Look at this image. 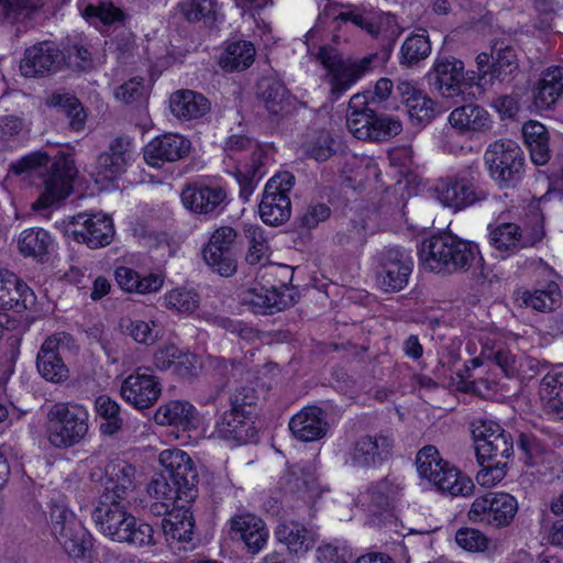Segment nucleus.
<instances>
[{
    "mask_svg": "<svg viewBox=\"0 0 563 563\" xmlns=\"http://www.w3.org/2000/svg\"><path fill=\"white\" fill-rule=\"evenodd\" d=\"M14 175L42 178L43 191L33 209H46L65 199L73 190L74 179L77 176L75 161L70 155L59 153L53 159L45 152L37 151L23 156L10 166Z\"/></svg>",
    "mask_w": 563,
    "mask_h": 563,
    "instance_id": "nucleus-1",
    "label": "nucleus"
},
{
    "mask_svg": "<svg viewBox=\"0 0 563 563\" xmlns=\"http://www.w3.org/2000/svg\"><path fill=\"white\" fill-rule=\"evenodd\" d=\"M476 457L481 470L476 481L482 486H494L507 474V461L514 453L510 433L494 421H484L474 430Z\"/></svg>",
    "mask_w": 563,
    "mask_h": 563,
    "instance_id": "nucleus-2",
    "label": "nucleus"
},
{
    "mask_svg": "<svg viewBox=\"0 0 563 563\" xmlns=\"http://www.w3.org/2000/svg\"><path fill=\"white\" fill-rule=\"evenodd\" d=\"M91 518L98 531L111 541L136 548L155 544L153 527L129 512L126 503L97 501Z\"/></svg>",
    "mask_w": 563,
    "mask_h": 563,
    "instance_id": "nucleus-3",
    "label": "nucleus"
},
{
    "mask_svg": "<svg viewBox=\"0 0 563 563\" xmlns=\"http://www.w3.org/2000/svg\"><path fill=\"white\" fill-rule=\"evenodd\" d=\"M418 252L426 269L449 274L468 271L479 254L476 244L446 232L424 239Z\"/></svg>",
    "mask_w": 563,
    "mask_h": 563,
    "instance_id": "nucleus-4",
    "label": "nucleus"
},
{
    "mask_svg": "<svg viewBox=\"0 0 563 563\" xmlns=\"http://www.w3.org/2000/svg\"><path fill=\"white\" fill-rule=\"evenodd\" d=\"M47 438L56 449H69L81 443L89 430V413L77 402H55L47 409Z\"/></svg>",
    "mask_w": 563,
    "mask_h": 563,
    "instance_id": "nucleus-5",
    "label": "nucleus"
},
{
    "mask_svg": "<svg viewBox=\"0 0 563 563\" xmlns=\"http://www.w3.org/2000/svg\"><path fill=\"white\" fill-rule=\"evenodd\" d=\"M489 176L501 189L517 187L525 175V154L512 140H497L484 153Z\"/></svg>",
    "mask_w": 563,
    "mask_h": 563,
    "instance_id": "nucleus-6",
    "label": "nucleus"
},
{
    "mask_svg": "<svg viewBox=\"0 0 563 563\" xmlns=\"http://www.w3.org/2000/svg\"><path fill=\"white\" fill-rule=\"evenodd\" d=\"M255 390L247 386L236 387L229 397L230 409L216 423L213 437L236 444L246 443L253 437L247 407L255 405Z\"/></svg>",
    "mask_w": 563,
    "mask_h": 563,
    "instance_id": "nucleus-7",
    "label": "nucleus"
},
{
    "mask_svg": "<svg viewBox=\"0 0 563 563\" xmlns=\"http://www.w3.org/2000/svg\"><path fill=\"white\" fill-rule=\"evenodd\" d=\"M478 172L468 167L453 176L440 178L434 191L439 202L454 212L487 199L488 194L477 183Z\"/></svg>",
    "mask_w": 563,
    "mask_h": 563,
    "instance_id": "nucleus-8",
    "label": "nucleus"
},
{
    "mask_svg": "<svg viewBox=\"0 0 563 563\" xmlns=\"http://www.w3.org/2000/svg\"><path fill=\"white\" fill-rule=\"evenodd\" d=\"M89 477L100 485L98 501L128 503L135 489V467L126 461H111L104 470L92 468Z\"/></svg>",
    "mask_w": 563,
    "mask_h": 563,
    "instance_id": "nucleus-9",
    "label": "nucleus"
},
{
    "mask_svg": "<svg viewBox=\"0 0 563 563\" xmlns=\"http://www.w3.org/2000/svg\"><path fill=\"white\" fill-rule=\"evenodd\" d=\"M224 152L232 158L240 152L251 153L250 164H246L243 169H238L235 174L240 186V198L246 202L265 174L267 156L256 141L241 134L231 135L227 140Z\"/></svg>",
    "mask_w": 563,
    "mask_h": 563,
    "instance_id": "nucleus-10",
    "label": "nucleus"
},
{
    "mask_svg": "<svg viewBox=\"0 0 563 563\" xmlns=\"http://www.w3.org/2000/svg\"><path fill=\"white\" fill-rule=\"evenodd\" d=\"M376 280L385 292L402 290L411 275L413 262L410 253L399 246H388L375 255Z\"/></svg>",
    "mask_w": 563,
    "mask_h": 563,
    "instance_id": "nucleus-11",
    "label": "nucleus"
},
{
    "mask_svg": "<svg viewBox=\"0 0 563 563\" xmlns=\"http://www.w3.org/2000/svg\"><path fill=\"white\" fill-rule=\"evenodd\" d=\"M318 60L329 70L331 96L333 99L346 91L365 71L371 69L376 55H367L357 62H343L335 49L320 47Z\"/></svg>",
    "mask_w": 563,
    "mask_h": 563,
    "instance_id": "nucleus-12",
    "label": "nucleus"
},
{
    "mask_svg": "<svg viewBox=\"0 0 563 563\" xmlns=\"http://www.w3.org/2000/svg\"><path fill=\"white\" fill-rule=\"evenodd\" d=\"M294 184L295 177L289 172L279 173L267 181L258 206L260 216L266 224L280 225L290 218L288 194Z\"/></svg>",
    "mask_w": 563,
    "mask_h": 563,
    "instance_id": "nucleus-13",
    "label": "nucleus"
},
{
    "mask_svg": "<svg viewBox=\"0 0 563 563\" xmlns=\"http://www.w3.org/2000/svg\"><path fill=\"white\" fill-rule=\"evenodd\" d=\"M517 511L518 503L514 496L490 492L474 499L467 516L472 522L503 528L512 522Z\"/></svg>",
    "mask_w": 563,
    "mask_h": 563,
    "instance_id": "nucleus-14",
    "label": "nucleus"
},
{
    "mask_svg": "<svg viewBox=\"0 0 563 563\" xmlns=\"http://www.w3.org/2000/svg\"><path fill=\"white\" fill-rule=\"evenodd\" d=\"M158 460L165 476L183 494L180 497L186 504H191L197 497L199 475L190 455L179 449H167L161 452Z\"/></svg>",
    "mask_w": 563,
    "mask_h": 563,
    "instance_id": "nucleus-15",
    "label": "nucleus"
},
{
    "mask_svg": "<svg viewBox=\"0 0 563 563\" xmlns=\"http://www.w3.org/2000/svg\"><path fill=\"white\" fill-rule=\"evenodd\" d=\"M53 533L69 556L80 558L91 547V537L75 516L63 506L51 510Z\"/></svg>",
    "mask_w": 563,
    "mask_h": 563,
    "instance_id": "nucleus-16",
    "label": "nucleus"
},
{
    "mask_svg": "<svg viewBox=\"0 0 563 563\" xmlns=\"http://www.w3.org/2000/svg\"><path fill=\"white\" fill-rule=\"evenodd\" d=\"M66 234L89 249L109 245L114 236L112 219L103 213H78L71 217Z\"/></svg>",
    "mask_w": 563,
    "mask_h": 563,
    "instance_id": "nucleus-17",
    "label": "nucleus"
},
{
    "mask_svg": "<svg viewBox=\"0 0 563 563\" xmlns=\"http://www.w3.org/2000/svg\"><path fill=\"white\" fill-rule=\"evenodd\" d=\"M394 439L384 433L366 434L349 448L345 464L356 470H369L382 465L391 455Z\"/></svg>",
    "mask_w": 563,
    "mask_h": 563,
    "instance_id": "nucleus-18",
    "label": "nucleus"
},
{
    "mask_svg": "<svg viewBox=\"0 0 563 563\" xmlns=\"http://www.w3.org/2000/svg\"><path fill=\"white\" fill-rule=\"evenodd\" d=\"M73 341L70 334L58 332L48 336L36 355V368L42 378L53 384H63L69 378V369L60 354V349Z\"/></svg>",
    "mask_w": 563,
    "mask_h": 563,
    "instance_id": "nucleus-19",
    "label": "nucleus"
},
{
    "mask_svg": "<svg viewBox=\"0 0 563 563\" xmlns=\"http://www.w3.org/2000/svg\"><path fill=\"white\" fill-rule=\"evenodd\" d=\"M427 79L442 97H457L463 92L464 63L453 56H438Z\"/></svg>",
    "mask_w": 563,
    "mask_h": 563,
    "instance_id": "nucleus-20",
    "label": "nucleus"
},
{
    "mask_svg": "<svg viewBox=\"0 0 563 563\" xmlns=\"http://www.w3.org/2000/svg\"><path fill=\"white\" fill-rule=\"evenodd\" d=\"M120 394L135 409L144 410L157 402L162 385L156 376L137 368L122 382Z\"/></svg>",
    "mask_w": 563,
    "mask_h": 563,
    "instance_id": "nucleus-21",
    "label": "nucleus"
},
{
    "mask_svg": "<svg viewBox=\"0 0 563 563\" xmlns=\"http://www.w3.org/2000/svg\"><path fill=\"white\" fill-rule=\"evenodd\" d=\"M63 63V52L53 42L44 41L25 49L20 70L27 78L44 77L57 71Z\"/></svg>",
    "mask_w": 563,
    "mask_h": 563,
    "instance_id": "nucleus-22",
    "label": "nucleus"
},
{
    "mask_svg": "<svg viewBox=\"0 0 563 563\" xmlns=\"http://www.w3.org/2000/svg\"><path fill=\"white\" fill-rule=\"evenodd\" d=\"M190 141L180 134L166 133L152 140L144 150L145 162L161 167L166 162H176L186 157L190 150Z\"/></svg>",
    "mask_w": 563,
    "mask_h": 563,
    "instance_id": "nucleus-23",
    "label": "nucleus"
},
{
    "mask_svg": "<svg viewBox=\"0 0 563 563\" xmlns=\"http://www.w3.org/2000/svg\"><path fill=\"white\" fill-rule=\"evenodd\" d=\"M131 142L126 136L112 140L108 148L96 161V176L99 179L113 180L126 170L131 161Z\"/></svg>",
    "mask_w": 563,
    "mask_h": 563,
    "instance_id": "nucleus-24",
    "label": "nucleus"
},
{
    "mask_svg": "<svg viewBox=\"0 0 563 563\" xmlns=\"http://www.w3.org/2000/svg\"><path fill=\"white\" fill-rule=\"evenodd\" d=\"M227 192L219 186H187L181 192L184 206L194 213L214 216L225 207Z\"/></svg>",
    "mask_w": 563,
    "mask_h": 563,
    "instance_id": "nucleus-25",
    "label": "nucleus"
},
{
    "mask_svg": "<svg viewBox=\"0 0 563 563\" xmlns=\"http://www.w3.org/2000/svg\"><path fill=\"white\" fill-rule=\"evenodd\" d=\"M36 303L33 290L16 275L0 271V309L19 313L32 309Z\"/></svg>",
    "mask_w": 563,
    "mask_h": 563,
    "instance_id": "nucleus-26",
    "label": "nucleus"
},
{
    "mask_svg": "<svg viewBox=\"0 0 563 563\" xmlns=\"http://www.w3.org/2000/svg\"><path fill=\"white\" fill-rule=\"evenodd\" d=\"M328 422L323 410L317 406H307L289 421V430L302 442L322 439L328 432Z\"/></svg>",
    "mask_w": 563,
    "mask_h": 563,
    "instance_id": "nucleus-27",
    "label": "nucleus"
},
{
    "mask_svg": "<svg viewBox=\"0 0 563 563\" xmlns=\"http://www.w3.org/2000/svg\"><path fill=\"white\" fill-rule=\"evenodd\" d=\"M231 530L239 536L252 554L263 549L268 537V530L263 520L251 514L234 516L231 519Z\"/></svg>",
    "mask_w": 563,
    "mask_h": 563,
    "instance_id": "nucleus-28",
    "label": "nucleus"
},
{
    "mask_svg": "<svg viewBox=\"0 0 563 563\" xmlns=\"http://www.w3.org/2000/svg\"><path fill=\"white\" fill-rule=\"evenodd\" d=\"M563 95V66H550L538 80L532 98L538 110H548Z\"/></svg>",
    "mask_w": 563,
    "mask_h": 563,
    "instance_id": "nucleus-29",
    "label": "nucleus"
},
{
    "mask_svg": "<svg viewBox=\"0 0 563 563\" xmlns=\"http://www.w3.org/2000/svg\"><path fill=\"white\" fill-rule=\"evenodd\" d=\"M450 124L462 133H484L492 129L490 114L481 106L468 103L455 108L449 115Z\"/></svg>",
    "mask_w": 563,
    "mask_h": 563,
    "instance_id": "nucleus-30",
    "label": "nucleus"
},
{
    "mask_svg": "<svg viewBox=\"0 0 563 563\" xmlns=\"http://www.w3.org/2000/svg\"><path fill=\"white\" fill-rule=\"evenodd\" d=\"M187 505L183 501L174 506V509L162 520V529L167 541L189 542L192 540L195 520Z\"/></svg>",
    "mask_w": 563,
    "mask_h": 563,
    "instance_id": "nucleus-31",
    "label": "nucleus"
},
{
    "mask_svg": "<svg viewBox=\"0 0 563 563\" xmlns=\"http://www.w3.org/2000/svg\"><path fill=\"white\" fill-rule=\"evenodd\" d=\"M172 113L180 120H196L210 111L209 100L194 90H178L170 96Z\"/></svg>",
    "mask_w": 563,
    "mask_h": 563,
    "instance_id": "nucleus-32",
    "label": "nucleus"
},
{
    "mask_svg": "<svg viewBox=\"0 0 563 563\" xmlns=\"http://www.w3.org/2000/svg\"><path fill=\"white\" fill-rule=\"evenodd\" d=\"M275 537L296 554H303L316 544L314 533L294 520L279 522L275 529Z\"/></svg>",
    "mask_w": 563,
    "mask_h": 563,
    "instance_id": "nucleus-33",
    "label": "nucleus"
},
{
    "mask_svg": "<svg viewBox=\"0 0 563 563\" xmlns=\"http://www.w3.org/2000/svg\"><path fill=\"white\" fill-rule=\"evenodd\" d=\"M257 97L265 109L273 115L287 111L290 106V97L285 85L273 77H264L257 85Z\"/></svg>",
    "mask_w": 563,
    "mask_h": 563,
    "instance_id": "nucleus-34",
    "label": "nucleus"
},
{
    "mask_svg": "<svg viewBox=\"0 0 563 563\" xmlns=\"http://www.w3.org/2000/svg\"><path fill=\"white\" fill-rule=\"evenodd\" d=\"M522 136L530 151L531 161L536 165L547 164L551 158L547 128L538 121L530 120L522 125Z\"/></svg>",
    "mask_w": 563,
    "mask_h": 563,
    "instance_id": "nucleus-35",
    "label": "nucleus"
},
{
    "mask_svg": "<svg viewBox=\"0 0 563 563\" xmlns=\"http://www.w3.org/2000/svg\"><path fill=\"white\" fill-rule=\"evenodd\" d=\"M245 302L252 308L253 312L260 314H273L294 303L290 295L286 296L285 292L278 291L275 287L252 289Z\"/></svg>",
    "mask_w": 563,
    "mask_h": 563,
    "instance_id": "nucleus-36",
    "label": "nucleus"
},
{
    "mask_svg": "<svg viewBox=\"0 0 563 563\" xmlns=\"http://www.w3.org/2000/svg\"><path fill=\"white\" fill-rule=\"evenodd\" d=\"M118 285L128 292L150 294L158 291L163 284L162 274L152 273L141 277L137 272L132 268L120 266L114 272Z\"/></svg>",
    "mask_w": 563,
    "mask_h": 563,
    "instance_id": "nucleus-37",
    "label": "nucleus"
},
{
    "mask_svg": "<svg viewBox=\"0 0 563 563\" xmlns=\"http://www.w3.org/2000/svg\"><path fill=\"white\" fill-rule=\"evenodd\" d=\"M195 407L188 401L170 400L161 405L154 416L161 426H177L188 429L195 426Z\"/></svg>",
    "mask_w": 563,
    "mask_h": 563,
    "instance_id": "nucleus-38",
    "label": "nucleus"
},
{
    "mask_svg": "<svg viewBox=\"0 0 563 563\" xmlns=\"http://www.w3.org/2000/svg\"><path fill=\"white\" fill-rule=\"evenodd\" d=\"M431 483L438 492L451 496H470L475 487L470 477L463 475L450 463H448L439 475H433Z\"/></svg>",
    "mask_w": 563,
    "mask_h": 563,
    "instance_id": "nucleus-39",
    "label": "nucleus"
},
{
    "mask_svg": "<svg viewBox=\"0 0 563 563\" xmlns=\"http://www.w3.org/2000/svg\"><path fill=\"white\" fill-rule=\"evenodd\" d=\"M493 78L504 81L514 77L519 70L517 49L504 42H495L492 46Z\"/></svg>",
    "mask_w": 563,
    "mask_h": 563,
    "instance_id": "nucleus-40",
    "label": "nucleus"
},
{
    "mask_svg": "<svg viewBox=\"0 0 563 563\" xmlns=\"http://www.w3.org/2000/svg\"><path fill=\"white\" fill-rule=\"evenodd\" d=\"M52 242L53 240L47 231L40 228H31L20 233L18 245L19 251L24 256H32L42 261L48 253Z\"/></svg>",
    "mask_w": 563,
    "mask_h": 563,
    "instance_id": "nucleus-41",
    "label": "nucleus"
},
{
    "mask_svg": "<svg viewBox=\"0 0 563 563\" xmlns=\"http://www.w3.org/2000/svg\"><path fill=\"white\" fill-rule=\"evenodd\" d=\"M431 53V43L426 30L408 36L401 45L399 63L412 67L426 59Z\"/></svg>",
    "mask_w": 563,
    "mask_h": 563,
    "instance_id": "nucleus-42",
    "label": "nucleus"
},
{
    "mask_svg": "<svg viewBox=\"0 0 563 563\" xmlns=\"http://www.w3.org/2000/svg\"><path fill=\"white\" fill-rule=\"evenodd\" d=\"M519 236V224L512 222H504L490 230L488 239L489 244L495 250L509 255L522 250Z\"/></svg>",
    "mask_w": 563,
    "mask_h": 563,
    "instance_id": "nucleus-43",
    "label": "nucleus"
},
{
    "mask_svg": "<svg viewBox=\"0 0 563 563\" xmlns=\"http://www.w3.org/2000/svg\"><path fill=\"white\" fill-rule=\"evenodd\" d=\"M255 48L252 43L238 41L228 45L220 58L222 68L234 71L244 70L253 63Z\"/></svg>",
    "mask_w": 563,
    "mask_h": 563,
    "instance_id": "nucleus-44",
    "label": "nucleus"
},
{
    "mask_svg": "<svg viewBox=\"0 0 563 563\" xmlns=\"http://www.w3.org/2000/svg\"><path fill=\"white\" fill-rule=\"evenodd\" d=\"M147 493L151 497L161 500L163 512H167L170 506H176L184 501L180 497V492L176 489L170 478L165 476L164 470L152 478L147 486Z\"/></svg>",
    "mask_w": 563,
    "mask_h": 563,
    "instance_id": "nucleus-45",
    "label": "nucleus"
},
{
    "mask_svg": "<svg viewBox=\"0 0 563 563\" xmlns=\"http://www.w3.org/2000/svg\"><path fill=\"white\" fill-rule=\"evenodd\" d=\"M95 409L98 416L104 420L100 426L101 433L113 435L122 428L123 420L120 417V406L109 396L100 395L97 397Z\"/></svg>",
    "mask_w": 563,
    "mask_h": 563,
    "instance_id": "nucleus-46",
    "label": "nucleus"
},
{
    "mask_svg": "<svg viewBox=\"0 0 563 563\" xmlns=\"http://www.w3.org/2000/svg\"><path fill=\"white\" fill-rule=\"evenodd\" d=\"M120 327L135 342L145 345L154 344L161 335V329L155 321L146 322L125 318L121 320Z\"/></svg>",
    "mask_w": 563,
    "mask_h": 563,
    "instance_id": "nucleus-47",
    "label": "nucleus"
},
{
    "mask_svg": "<svg viewBox=\"0 0 563 563\" xmlns=\"http://www.w3.org/2000/svg\"><path fill=\"white\" fill-rule=\"evenodd\" d=\"M559 296L558 285L552 283L548 286L547 290L518 291L516 294V301L519 306L531 307L537 311L552 310L553 305Z\"/></svg>",
    "mask_w": 563,
    "mask_h": 563,
    "instance_id": "nucleus-48",
    "label": "nucleus"
},
{
    "mask_svg": "<svg viewBox=\"0 0 563 563\" xmlns=\"http://www.w3.org/2000/svg\"><path fill=\"white\" fill-rule=\"evenodd\" d=\"M448 463V461L441 457L438 449L433 445L423 446L418 451L416 456V465L419 475L430 483L433 481V475H439Z\"/></svg>",
    "mask_w": 563,
    "mask_h": 563,
    "instance_id": "nucleus-49",
    "label": "nucleus"
},
{
    "mask_svg": "<svg viewBox=\"0 0 563 563\" xmlns=\"http://www.w3.org/2000/svg\"><path fill=\"white\" fill-rule=\"evenodd\" d=\"M218 3L216 0H184L179 3V10L189 22L203 20L212 23L217 19Z\"/></svg>",
    "mask_w": 563,
    "mask_h": 563,
    "instance_id": "nucleus-50",
    "label": "nucleus"
},
{
    "mask_svg": "<svg viewBox=\"0 0 563 563\" xmlns=\"http://www.w3.org/2000/svg\"><path fill=\"white\" fill-rule=\"evenodd\" d=\"M406 108L410 119L420 124L429 123L435 115L434 101L420 90H413L407 98Z\"/></svg>",
    "mask_w": 563,
    "mask_h": 563,
    "instance_id": "nucleus-51",
    "label": "nucleus"
},
{
    "mask_svg": "<svg viewBox=\"0 0 563 563\" xmlns=\"http://www.w3.org/2000/svg\"><path fill=\"white\" fill-rule=\"evenodd\" d=\"M245 236L250 244L245 261L251 265L267 261L269 245L263 229L257 225H249L245 228Z\"/></svg>",
    "mask_w": 563,
    "mask_h": 563,
    "instance_id": "nucleus-52",
    "label": "nucleus"
},
{
    "mask_svg": "<svg viewBox=\"0 0 563 563\" xmlns=\"http://www.w3.org/2000/svg\"><path fill=\"white\" fill-rule=\"evenodd\" d=\"M202 255L207 265L223 277L232 276L236 272L235 252H222L203 247Z\"/></svg>",
    "mask_w": 563,
    "mask_h": 563,
    "instance_id": "nucleus-53",
    "label": "nucleus"
},
{
    "mask_svg": "<svg viewBox=\"0 0 563 563\" xmlns=\"http://www.w3.org/2000/svg\"><path fill=\"white\" fill-rule=\"evenodd\" d=\"M82 16L90 23L99 21L104 25H109L123 21L124 13L112 2L101 1L97 5H87L82 11Z\"/></svg>",
    "mask_w": 563,
    "mask_h": 563,
    "instance_id": "nucleus-54",
    "label": "nucleus"
},
{
    "mask_svg": "<svg viewBox=\"0 0 563 563\" xmlns=\"http://www.w3.org/2000/svg\"><path fill=\"white\" fill-rule=\"evenodd\" d=\"M52 103L60 108L69 120V126L74 131H81L86 122V113L84 108L75 97H67L63 95H54Z\"/></svg>",
    "mask_w": 563,
    "mask_h": 563,
    "instance_id": "nucleus-55",
    "label": "nucleus"
},
{
    "mask_svg": "<svg viewBox=\"0 0 563 563\" xmlns=\"http://www.w3.org/2000/svg\"><path fill=\"white\" fill-rule=\"evenodd\" d=\"M372 122L371 135L368 137L371 141H385L398 135L402 131L400 120L391 115L378 114L376 110H374Z\"/></svg>",
    "mask_w": 563,
    "mask_h": 563,
    "instance_id": "nucleus-56",
    "label": "nucleus"
},
{
    "mask_svg": "<svg viewBox=\"0 0 563 563\" xmlns=\"http://www.w3.org/2000/svg\"><path fill=\"white\" fill-rule=\"evenodd\" d=\"M43 5V0H0V22H15Z\"/></svg>",
    "mask_w": 563,
    "mask_h": 563,
    "instance_id": "nucleus-57",
    "label": "nucleus"
},
{
    "mask_svg": "<svg viewBox=\"0 0 563 563\" xmlns=\"http://www.w3.org/2000/svg\"><path fill=\"white\" fill-rule=\"evenodd\" d=\"M285 489L295 495L305 497L317 488L316 478L303 470H292L284 477Z\"/></svg>",
    "mask_w": 563,
    "mask_h": 563,
    "instance_id": "nucleus-58",
    "label": "nucleus"
},
{
    "mask_svg": "<svg viewBox=\"0 0 563 563\" xmlns=\"http://www.w3.org/2000/svg\"><path fill=\"white\" fill-rule=\"evenodd\" d=\"M363 499L374 514L387 510L390 506V485L388 481L380 479L372 484L363 495Z\"/></svg>",
    "mask_w": 563,
    "mask_h": 563,
    "instance_id": "nucleus-59",
    "label": "nucleus"
},
{
    "mask_svg": "<svg viewBox=\"0 0 563 563\" xmlns=\"http://www.w3.org/2000/svg\"><path fill=\"white\" fill-rule=\"evenodd\" d=\"M198 295L194 290L174 289L165 296L166 307L179 312H192L198 307Z\"/></svg>",
    "mask_w": 563,
    "mask_h": 563,
    "instance_id": "nucleus-60",
    "label": "nucleus"
},
{
    "mask_svg": "<svg viewBox=\"0 0 563 563\" xmlns=\"http://www.w3.org/2000/svg\"><path fill=\"white\" fill-rule=\"evenodd\" d=\"M544 236V228L542 218L539 214L529 217L522 225H520V242L522 249L534 246Z\"/></svg>",
    "mask_w": 563,
    "mask_h": 563,
    "instance_id": "nucleus-61",
    "label": "nucleus"
},
{
    "mask_svg": "<svg viewBox=\"0 0 563 563\" xmlns=\"http://www.w3.org/2000/svg\"><path fill=\"white\" fill-rule=\"evenodd\" d=\"M374 110L350 112L346 114V125L350 132L358 140H368L373 124Z\"/></svg>",
    "mask_w": 563,
    "mask_h": 563,
    "instance_id": "nucleus-62",
    "label": "nucleus"
},
{
    "mask_svg": "<svg viewBox=\"0 0 563 563\" xmlns=\"http://www.w3.org/2000/svg\"><path fill=\"white\" fill-rule=\"evenodd\" d=\"M517 444L525 455V463L527 465L533 466L541 461L544 446L533 434L520 433Z\"/></svg>",
    "mask_w": 563,
    "mask_h": 563,
    "instance_id": "nucleus-63",
    "label": "nucleus"
},
{
    "mask_svg": "<svg viewBox=\"0 0 563 563\" xmlns=\"http://www.w3.org/2000/svg\"><path fill=\"white\" fill-rule=\"evenodd\" d=\"M563 393V372L561 366H553L547 372L540 383V399L561 396Z\"/></svg>",
    "mask_w": 563,
    "mask_h": 563,
    "instance_id": "nucleus-64",
    "label": "nucleus"
}]
</instances>
